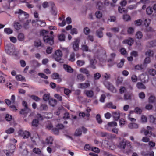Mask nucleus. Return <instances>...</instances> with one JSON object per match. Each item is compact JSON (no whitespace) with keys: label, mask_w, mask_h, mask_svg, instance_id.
<instances>
[{"label":"nucleus","mask_w":156,"mask_h":156,"mask_svg":"<svg viewBox=\"0 0 156 156\" xmlns=\"http://www.w3.org/2000/svg\"><path fill=\"white\" fill-rule=\"evenodd\" d=\"M41 33L43 34L44 36L43 40L45 43L50 45H52L54 44V41L53 37L52 36L50 37L48 35H45L48 34V32L47 31L45 30H43L41 31Z\"/></svg>","instance_id":"f257e3e1"},{"label":"nucleus","mask_w":156,"mask_h":156,"mask_svg":"<svg viewBox=\"0 0 156 156\" xmlns=\"http://www.w3.org/2000/svg\"><path fill=\"white\" fill-rule=\"evenodd\" d=\"M15 13L18 15L17 16L21 21L27 19L29 17L28 14L21 9H19L15 11Z\"/></svg>","instance_id":"f03ea898"},{"label":"nucleus","mask_w":156,"mask_h":156,"mask_svg":"<svg viewBox=\"0 0 156 156\" xmlns=\"http://www.w3.org/2000/svg\"><path fill=\"white\" fill-rule=\"evenodd\" d=\"M5 51L6 52L10 55H15V48L13 44H9L5 46Z\"/></svg>","instance_id":"7ed1b4c3"},{"label":"nucleus","mask_w":156,"mask_h":156,"mask_svg":"<svg viewBox=\"0 0 156 156\" xmlns=\"http://www.w3.org/2000/svg\"><path fill=\"white\" fill-rule=\"evenodd\" d=\"M7 149L3 150V152L7 156H9L14 151L15 146L13 144H9L6 146Z\"/></svg>","instance_id":"20e7f679"},{"label":"nucleus","mask_w":156,"mask_h":156,"mask_svg":"<svg viewBox=\"0 0 156 156\" xmlns=\"http://www.w3.org/2000/svg\"><path fill=\"white\" fill-rule=\"evenodd\" d=\"M62 56V54L61 51L60 50H58L55 51L53 57L56 61L60 62L61 60Z\"/></svg>","instance_id":"39448f33"},{"label":"nucleus","mask_w":156,"mask_h":156,"mask_svg":"<svg viewBox=\"0 0 156 156\" xmlns=\"http://www.w3.org/2000/svg\"><path fill=\"white\" fill-rule=\"evenodd\" d=\"M32 142L35 144H37L40 141V139L37 133L33 134L31 137Z\"/></svg>","instance_id":"423d86ee"},{"label":"nucleus","mask_w":156,"mask_h":156,"mask_svg":"<svg viewBox=\"0 0 156 156\" xmlns=\"http://www.w3.org/2000/svg\"><path fill=\"white\" fill-rule=\"evenodd\" d=\"M104 85L108 90L111 92L113 93H115L116 92V89L109 82L105 81L104 83Z\"/></svg>","instance_id":"0eeeda50"},{"label":"nucleus","mask_w":156,"mask_h":156,"mask_svg":"<svg viewBox=\"0 0 156 156\" xmlns=\"http://www.w3.org/2000/svg\"><path fill=\"white\" fill-rule=\"evenodd\" d=\"M148 2V0H140V2L137 3L136 5H130L127 7V9L131 10L136 8L137 5L140 3H142L144 4H146Z\"/></svg>","instance_id":"6e6552de"},{"label":"nucleus","mask_w":156,"mask_h":156,"mask_svg":"<svg viewBox=\"0 0 156 156\" xmlns=\"http://www.w3.org/2000/svg\"><path fill=\"white\" fill-rule=\"evenodd\" d=\"M18 133L20 136H23L24 139L28 138L30 135V133L29 132L23 131L22 130L19 131Z\"/></svg>","instance_id":"1a4fd4ad"},{"label":"nucleus","mask_w":156,"mask_h":156,"mask_svg":"<svg viewBox=\"0 0 156 156\" xmlns=\"http://www.w3.org/2000/svg\"><path fill=\"white\" fill-rule=\"evenodd\" d=\"M148 118L151 123L156 124V114L150 115H148Z\"/></svg>","instance_id":"9d476101"},{"label":"nucleus","mask_w":156,"mask_h":156,"mask_svg":"<svg viewBox=\"0 0 156 156\" xmlns=\"http://www.w3.org/2000/svg\"><path fill=\"white\" fill-rule=\"evenodd\" d=\"M112 115L114 120L117 121L120 118V113L119 111H115L112 112Z\"/></svg>","instance_id":"9b49d317"},{"label":"nucleus","mask_w":156,"mask_h":156,"mask_svg":"<svg viewBox=\"0 0 156 156\" xmlns=\"http://www.w3.org/2000/svg\"><path fill=\"white\" fill-rule=\"evenodd\" d=\"M140 79L141 81L143 83H147L149 80L148 76L146 74H144L141 75L140 76Z\"/></svg>","instance_id":"f8f14e48"},{"label":"nucleus","mask_w":156,"mask_h":156,"mask_svg":"<svg viewBox=\"0 0 156 156\" xmlns=\"http://www.w3.org/2000/svg\"><path fill=\"white\" fill-rule=\"evenodd\" d=\"M80 41L79 39H77L75 40L74 42L73 45V48L74 50L77 51L78 50L79 48V43Z\"/></svg>","instance_id":"ddd939ff"},{"label":"nucleus","mask_w":156,"mask_h":156,"mask_svg":"<svg viewBox=\"0 0 156 156\" xmlns=\"http://www.w3.org/2000/svg\"><path fill=\"white\" fill-rule=\"evenodd\" d=\"M128 127L130 129H137L139 126L138 124L135 122L130 123L128 125Z\"/></svg>","instance_id":"4468645a"},{"label":"nucleus","mask_w":156,"mask_h":156,"mask_svg":"<svg viewBox=\"0 0 156 156\" xmlns=\"http://www.w3.org/2000/svg\"><path fill=\"white\" fill-rule=\"evenodd\" d=\"M32 23H37L38 25H40L42 27L44 26L46 24L45 23L44 21L37 20H33Z\"/></svg>","instance_id":"2eb2a0df"},{"label":"nucleus","mask_w":156,"mask_h":156,"mask_svg":"<svg viewBox=\"0 0 156 156\" xmlns=\"http://www.w3.org/2000/svg\"><path fill=\"white\" fill-rule=\"evenodd\" d=\"M134 40L132 38H130L128 39L124 40L122 42L124 44H127L128 45H131L133 43Z\"/></svg>","instance_id":"dca6fc26"},{"label":"nucleus","mask_w":156,"mask_h":156,"mask_svg":"<svg viewBox=\"0 0 156 156\" xmlns=\"http://www.w3.org/2000/svg\"><path fill=\"white\" fill-rule=\"evenodd\" d=\"M90 86V84L89 83H81L78 84V87L79 88L82 89L86 88Z\"/></svg>","instance_id":"f3484780"},{"label":"nucleus","mask_w":156,"mask_h":156,"mask_svg":"<svg viewBox=\"0 0 156 156\" xmlns=\"http://www.w3.org/2000/svg\"><path fill=\"white\" fill-rule=\"evenodd\" d=\"M79 71L81 73L85 74L87 77L89 76L90 75L89 71L85 68H80L79 70Z\"/></svg>","instance_id":"a211bd4d"},{"label":"nucleus","mask_w":156,"mask_h":156,"mask_svg":"<svg viewBox=\"0 0 156 156\" xmlns=\"http://www.w3.org/2000/svg\"><path fill=\"white\" fill-rule=\"evenodd\" d=\"M126 144H127L126 141L125 140L123 139L119 143L118 146L121 148L124 149Z\"/></svg>","instance_id":"6ab92c4d"},{"label":"nucleus","mask_w":156,"mask_h":156,"mask_svg":"<svg viewBox=\"0 0 156 156\" xmlns=\"http://www.w3.org/2000/svg\"><path fill=\"white\" fill-rule=\"evenodd\" d=\"M86 44V42L84 41V44H83L81 45V49L82 50L85 51H90V50L89 49L88 47Z\"/></svg>","instance_id":"aec40b11"},{"label":"nucleus","mask_w":156,"mask_h":156,"mask_svg":"<svg viewBox=\"0 0 156 156\" xmlns=\"http://www.w3.org/2000/svg\"><path fill=\"white\" fill-rule=\"evenodd\" d=\"M84 93L87 97L89 98H91L94 95V92L91 90H85Z\"/></svg>","instance_id":"412c9836"},{"label":"nucleus","mask_w":156,"mask_h":156,"mask_svg":"<svg viewBox=\"0 0 156 156\" xmlns=\"http://www.w3.org/2000/svg\"><path fill=\"white\" fill-rule=\"evenodd\" d=\"M64 69L68 72L72 73L73 72V69L71 67L68 65H64L63 66Z\"/></svg>","instance_id":"4be33fe9"},{"label":"nucleus","mask_w":156,"mask_h":156,"mask_svg":"<svg viewBox=\"0 0 156 156\" xmlns=\"http://www.w3.org/2000/svg\"><path fill=\"white\" fill-rule=\"evenodd\" d=\"M50 3L51 4V13L54 15H56L57 13V11L56 9L54 7V4L53 2H50Z\"/></svg>","instance_id":"5701e85b"},{"label":"nucleus","mask_w":156,"mask_h":156,"mask_svg":"<svg viewBox=\"0 0 156 156\" xmlns=\"http://www.w3.org/2000/svg\"><path fill=\"white\" fill-rule=\"evenodd\" d=\"M148 102L150 103H153L156 101L155 97L152 94L150 95L148 99Z\"/></svg>","instance_id":"b1692460"},{"label":"nucleus","mask_w":156,"mask_h":156,"mask_svg":"<svg viewBox=\"0 0 156 156\" xmlns=\"http://www.w3.org/2000/svg\"><path fill=\"white\" fill-rule=\"evenodd\" d=\"M48 107L47 104L41 103L39 108V109L41 111H46L47 110Z\"/></svg>","instance_id":"393cba45"},{"label":"nucleus","mask_w":156,"mask_h":156,"mask_svg":"<svg viewBox=\"0 0 156 156\" xmlns=\"http://www.w3.org/2000/svg\"><path fill=\"white\" fill-rule=\"evenodd\" d=\"M30 64L31 65L35 67H38L41 65V64L39 63L37 61L35 60L31 61Z\"/></svg>","instance_id":"a878e982"},{"label":"nucleus","mask_w":156,"mask_h":156,"mask_svg":"<svg viewBox=\"0 0 156 156\" xmlns=\"http://www.w3.org/2000/svg\"><path fill=\"white\" fill-rule=\"evenodd\" d=\"M148 74L152 76H154L156 74V71L153 69H149L147 70Z\"/></svg>","instance_id":"bb28decb"},{"label":"nucleus","mask_w":156,"mask_h":156,"mask_svg":"<svg viewBox=\"0 0 156 156\" xmlns=\"http://www.w3.org/2000/svg\"><path fill=\"white\" fill-rule=\"evenodd\" d=\"M16 79L17 81H25V79L24 77L23 76L21 75H17L16 76Z\"/></svg>","instance_id":"cd10ccee"},{"label":"nucleus","mask_w":156,"mask_h":156,"mask_svg":"<svg viewBox=\"0 0 156 156\" xmlns=\"http://www.w3.org/2000/svg\"><path fill=\"white\" fill-rule=\"evenodd\" d=\"M14 28L16 30H19L22 27V26L20 23L18 22H15L14 23Z\"/></svg>","instance_id":"c85d7f7f"},{"label":"nucleus","mask_w":156,"mask_h":156,"mask_svg":"<svg viewBox=\"0 0 156 156\" xmlns=\"http://www.w3.org/2000/svg\"><path fill=\"white\" fill-rule=\"evenodd\" d=\"M22 104L23 105L24 107V109H26V113L28 112L29 111H30V109L28 108V105L27 102H26L25 101H22Z\"/></svg>","instance_id":"c756f323"},{"label":"nucleus","mask_w":156,"mask_h":156,"mask_svg":"<svg viewBox=\"0 0 156 156\" xmlns=\"http://www.w3.org/2000/svg\"><path fill=\"white\" fill-rule=\"evenodd\" d=\"M18 39L20 41H23L25 39L24 34L22 33L19 34L18 35Z\"/></svg>","instance_id":"7c9ffc66"},{"label":"nucleus","mask_w":156,"mask_h":156,"mask_svg":"<svg viewBox=\"0 0 156 156\" xmlns=\"http://www.w3.org/2000/svg\"><path fill=\"white\" fill-rule=\"evenodd\" d=\"M49 103L51 106H54L56 104L57 101L54 99H50L49 101Z\"/></svg>","instance_id":"2f4dec72"},{"label":"nucleus","mask_w":156,"mask_h":156,"mask_svg":"<svg viewBox=\"0 0 156 156\" xmlns=\"http://www.w3.org/2000/svg\"><path fill=\"white\" fill-rule=\"evenodd\" d=\"M136 87L139 89H144L146 88L145 85L141 83H138L136 84Z\"/></svg>","instance_id":"473e14b6"},{"label":"nucleus","mask_w":156,"mask_h":156,"mask_svg":"<svg viewBox=\"0 0 156 156\" xmlns=\"http://www.w3.org/2000/svg\"><path fill=\"white\" fill-rule=\"evenodd\" d=\"M58 40L61 41H64L65 39V36L63 34H58Z\"/></svg>","instance_id":"72a5a7b5"},{"label":"nucleus","mask_w":156,"mask_h":156,"mask_svg":"<svg viewBox=\"0 0 156 156\" xmlns=\"http://www.w3.org/2000/svg\"><path fill=\"white\" fill-rule=\"evenodd\" d=\"M5 33L8 34H9L12 33L13 30L10 28H6L4 29Z\"/></svg>","instance_id":"f704fd0d"},{"label":"nucleus","mask_w":156,"mask_h":156,"mask_svg":"<svg viewBox=\"0 0 156 156\" xmlns=\"http://www.w3.org/2000/svg\"><path fill=\"white\" fill-rule=\"evenodd\" d=\"M123 19L124 21H128L130 20L131 17L129 15L126 14L123 16Z\"/></svg>","instance_id":"c9c22d12"},{"label":"nucleus","mask_w":156,"mask_h":156,"mask_svg":"<svg viewBox=\"0 0 156 156\" xmlns=\"http://www.w3.org/2000/svg\"><path fill=\"white\" fill-rule=\"evenodd\" d=\"M103 30V28H101L99 30H97V35L100 38L102 37L103 36V34L102 31Z\"/></svg>","instance_id":"e433bc0d"},{"label":"nucleus","mask_w":156,"mask_h":156,"mask_svg":"<svg viewBox=\"0 0 156 156\" xmlns=\"http://www.w3.org/2000/svg\"><path fill=\"white\" fill-rule=\"evenodd\" d=\"M118 10L119 12L121 13H126L127 12V10L125 9L124 8H122L120 6L118 7Z\"/></svg>","instance_id":"4c0bfd02"},{"label":"nucleus","mask_w":156,"mask_h":156,"mask_svg":"<svg viewBox=\"0 0 156 156\" xmlns=\"http://www.w3.org/2000/svg\"><path fill=\"white\" fill-rule=\"evenodd\" d=\"M33 151L35 153L40 155L41 153V150L38 148H34L33 149Z\"/></svg>","instance_id":"58836bf2"},{"label":"nucleus","mask_w":156,"mask_h":156,"mask_svg":"<svg viewBox=\"0 0 156 156\" xmlns=\"http://www.w3.org/2000/svg\"><path fill=\"white\" fill-rule=\"evenodd\" d=\"M145 55L148 56H152L154 55V52L153 51L148 50L145 52Z\"/></svg>","instance_id":"ea45409f"},{"label":"nucleus","mask_w":156,"mask_h":156,"mask_svg":"<svg viewBox=\"0 0 156 156\" xmlns=\"http://www.w3.org/2000/svg\"><path fill=\"white\" fill-rule=\"evenodd\" d=\"M50 94L48 93L45 94L43 96V99L45 101L49 100Z\"/></svg>","instance_id":"a19ab883"},{"label":"nucleus","mask_w":156,"mask_h":156,"mask_svg":"<svg viewBox=\"0 0 156 156\" xmlns=\"http://www.w3.org/2000/svg\"><path fill=\"white\" fill-rule=\"evenodd\" d=\"M153 12V9L151 7L149 6L147 8L146 12L147 14L149 15H151L152 13Z\"/></svg>","instance_id":"79ce46f5"},{"label":"nucleus","mask_w":156,"mask_h":156,"mask_svg":"<svg viewBox=\"0 0 156 156\" xmlns=\"http://www.w3.org/2000/svg\"><path fill=\"white\" fill-rule=\"evenodd\" d=\"M131 81L133 82H136L138 80L137 76L135 74H133L131 77Z\"/></svg>","instance_id":"37998d69"},{"label":"nucleus","mask_w":156,"mask_h":156,"mask_svg":"<svg viewBox=\"0 0 156 156\" xmlns=\"http://www.w3.org/2000/svg\"><path fill=\"white\" fill-rule=\"evenodd\" d=\"M69 60L71 62H73L75 61V54L74 53H72L70 54Z\"/></svg>","instance_id":"c03bdc74"},{"label":"nucleus","mask_w":156,"mask_h":156,"mask_svg":"<svg viewBox=\"0 0 156 156\" xmlns=\"http://www.w3.org/2000/svg\"><path fill=\"white\" fill-rule=\"evenodd\" d=\"M143 37V34L141 32L138 31L136 34V37L138 39H141Z\"/></svg>","instance_id":"a18cd8bd"},{"label":"nucleus","mask_w":156,"mask_h":156,"mask_svg":"<svg viewBox=\"0 0 156 156\" xmlns=\"http://www.w3.org/2000/svg\"><path fill=\"white\" fill-rule=\"evenodd\" d=\"M30 21V20H26V22L24 23L23 24V27L25 29H27L29 28V24Z\"/></svg>","instance_id":"49530a36"},{"label":"nucleus","mask_w":156,"mask_h":156,"mask_svg":"<svg viewBox=\"0 0 156 156\" xmlns=\"http://www.w3.org/2000/svg\"><path fill=\"white\" fill-rule=\"evenodd\" d=\"M46 140L48 144H52L53 139L51 136L48 137L46 138Z\"/></svg>","instance_id":"de8ad7c7"},{"label":"nucleus","mask_w":156,"mask_h":156,"mask_svg":"<svg viewBox=\"0 0 156 156\" xmlns=\"http://www.w3.org/2000/svg\"><path fill=\"white\" fill-rule=\"evenodd\" d=\"M76 63L78 66H81L84 65L85 62L82 60H78L77 61Z\"/></svg>","instance_id":"09e8293b"},{"label":"nucleus","mask_w":156,"mask_h":156,"mask_svg":"<svg viewBox=\"0 0 156 156\" xmlns=\"http://www.w3.org/2000/svg\"><path fill=\"white\" fill-rule=\"evenodd\" d=\"M14 132V129L13 128H10L6 130L5 132L7 134H11L13 133Z\"/></svg>","instance_id":"8fccbe9b"},{"label":"nucleus","mask_w":156,"mask_h":156,"mask_svg":"<svg viewBox=\"0 0 156 156\" xmlns=\"http://www.w3.org/2000/svg\"><path fill=\"white\" fill-rule=\"evenodd\" d=\"M119 125L121 127H122L125 124L126 121L123 119H121L119 120Z\"/></svg>","instance_id":"3c124183"},{"label":"nucleus","mask_w":156,"mask_h":156,"mask_svg":"<svg viewBox=\"0 0 156 156\" xmlns=\"http://www.w3.org/2000/svg\"><path fill=\"white\" fill-rule=\"evenodd\" d=\"M77 78L81 81H83L85 80L84 76L82 74H78L77 76Z\"/></svg>","instance_id":"603ef678"},{"label":"nucleus","mask_w":156,"mask_h":156,"mask_svg":"<svg viewBox=\"0 0 156 156\" xmlns=\"http://www.w3.org/2000/svg\"><path fill=\"white\" fill-rule=\"evenodd\" d=\"M134 112H135L136 113L138 114H140L142 112V110L140 108L137 107L135 108L134 111H133Z\"/></svg>","instance_id":"864d4df0"},{"label":"nucleus","mask_w":156,"mask_h":156,"mask_svg":"<svg viewBox=\"0 0 156 156\" xmlns=\"http://www.w3.org/2000/svg\"><path fill=\"white\" fill-rule=\"evenodd\" d=\"M142 23V21L140 19L137 20L135 21L134 24L137 26H140Z\"/></svg>","instance_id":"5fc2aeb1"},{"label":"nucleus","mask_w":156,"mask_h":156,"mask_svg":"<svg viewBox=\"0 0 156 156\" xmlns=\"http://www.w3.org/2000/svg\"><path fill=\"white\" fill-rule=\"evenodd\" d=\"M95 15L97 18L100 19L102 16V13L100 11H98L96 12Z\"/></svg>","instance_id":"6e6d98bb"},{"label":"nucleus","mask_w":156,"mask_h":156,"mask_svg":"<svg viewBox=\"0 0 156 156\" xmlns=\"http://www.w3.org/2000/svg\"><path fill=\"white\" fill-rule=\"evenodd\" d=\"M38 121L36 119H34L32 122V126H34L36 127L38 125Z\"/></svg>","instance_id":"4d7b16f0"},{"label":"nucleus","mask_w":156,"mask_h":156,"mask_svg":"<svg viewBox=\"0 0 156 156\" xmlns=\"http://www.w3.org/2000/svg\"><path fill=\"white\" fill-rule=\"evenodd\" d=\"M51 77L54 79H58L59 77V75L57 73H54L51 75Z\"/></svg>","instance_id":"13d9d810"},{"label":"nucleus","mask_w":156,"mask_h":156,"mask_svg":"<svg viewBox=\"0 0 156 156\" xmlns=\"http://www.w3.org/2000/svg\"><path fill=\"white\" fill-rule=\"evenodd\" d=\"M46 128L48 129L52 130L53 129L52 124L50 122H48L46 125Z\"/></svg>","instance_id":"bf43d9fd"},{"label":"nucleus","mask_w":156,"mask_h":156,"mask_svg":"<svg viewBox=\"0 0 156 156\" xmlns=\"http://www.w3.org/2000/svg\"><path fill=\"white\" fill-rule=\"evenodd\" d=\"M124 60L123 59H122L120 62L118 63L117 64V66L119 68L122 67L124 65Z\"/></svg>","instance_id":"052dcab7"},{"label":"nucleus","mask_w":156,"mask_h":156,"mask_svg":"<svg viewBox=\"0 0 156 156\" xmlns=\"http://www.w3.org/2000/svg\"><path fill=\"white\" fill-rule=\"evenodd\" d=\"M51 2H49V3L47 2H43L42 4V6L44 8H45L48 7L49 5H50L51 6V4L50 3Z\"/></svg>","instance_id":"680f3d73"},{"label":"nucleus","mask_w":156,"mask_h":156,"mask_svg":"<svg viewBox=\"0 0 156 156\" xmlns=\"http://www.w3.org/2000/svg\"><path fill=\"white\" fill-rule=\"evenodd\" d=\"M34 45L35 46L38 47L41 46V43L40 40H37L35 41L34 42Z\"/></svg>","instance_id":"e2e57ef3"},{"label":"nucleus","mask_w":156,"mask_h":156,"mask_svg":"<svg viewBox=\"0 0 156 156\" xmlns=\"http://www.w3.org/2000/svg\"><path fill=\"white\" fill-rule=\"evenodd\" d=\"M77 33V30L75 28H73L71 30L70 33L72 35L76 34Z\"/></svg>","instance_id":"0e129e2a"},{"label":"nucleus","mask_w":156,"mask_h":156,"mask_svg":"<svg viewBox=\"0 0 156 156\" xmlns=\"http://www.w3.org/2000/svg\"><path fill=\"white\" fill-rule=\"evenodd\" d=\"M108 125L109 126L111 127H114L116 126L117 125V124L116 122L113 121L108 122Z\"/></svg>","instance_id":"69168bd1"},{"label":"nucleus","mask_w":156,"mask_h":156,"mask_svg":"<svg viewBox=\"0 0 156 156\" xmlns=\"http://www.w3.org/2000/svg\"><path fill=\"white\" fill-rule=\"evenodd\" d=\"M138 96L139 98L141 99H144L145 97V94L143 92H141L139 93Z\"/></svg>","instance_id":"338daca9"},{"label":"nucleus","mask_w":156,"mask_h":156,"mask_svg":"<svg viewBox=\"0 0 156 156\" xmlns=\"http://www.w3.org/2000/svg\"><path fill=\"white\" fill-rule=\"evenodd\" d=\"M141 122L143 123H146L147 121V117L144 115L141 116Z\"/></svg>","instance_id":"774afa93"}]
</instances>
